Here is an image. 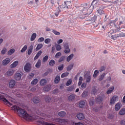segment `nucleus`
I'll return each instance as SVG.
<instances>
[{
  "label": "nucleus",
  "mask_w": 125,
  "mask_h": 125,
  "mask_svg": "<svg viewBox=\"0 0 125 125\" xmlns=\"http://www.w3.org/2000/svg\"><path fill=\"white\" fill-rule=\"evenodd\" d=\"M12 108L15 112H17L20 117L23 118V119L26 120V121H33V116L28 114L25 109L20 108L16 105H13Z\"/></svg>",
  "instance_id": "f257e3e1"
},
{
  "label": "nucleus",
  "mask_w": 125,
  "mask_h": 125,
  "mask_svg": "<svg viewBox=\"0 0 125 125\" xmlns=\"http://www.w3.org/2000/svg\"><path fill=\"white\" fill-rule=\"evenodd\" d=\"M63 47L65 49L64 52L66 54H67V53H69L70 51H71V49L69 47V44L68 43V42L63 43Z\"/></svg>",
  "instance_id": "f03ea898"
},
{
  "label": "nucleus",
  "mask_w": 125,
  "mask_h": 125,
  "mask_svg": "<svg viewBox=\"0 0 125 125\" xmlns=\"http://www.w3.org/2000/svg\"><path fill=\"white\" fill-rule=\"evenodd\" d=\"M104 8V7L103 6H99V8L97 9V11L100 15H103V14H105Z\"/></svg>",
  "instance_id": "7ed1b4c3"
},
{
  "label": "nucleus",
  "mask_w": 125,
  "mask_h": 125,
  "mask_svg": "<svg viewBox=\"0 0 125 125\" xmlns=\"http://www.w3.org/2000/svg\"><path fill=\"white\" fill-rule=\"evenodd\" d=\"M0 100L3 101L8 106H11L12 105L11 103L8 102V100H7L6 98H4V97L2 96V95H0Z\"/></svg>",
  "instance_id": "20e7f679"
},
{
  "label": "nucleus",
  "mask_w": 125,
  "mask_h": 125,
  "mask_svg": "<svg viewBox=\"0 0 125 125\" xmlns=\"http://www.w3.org/2000/svg\"><path fill=\"white\" fill-rule=\"evenodd\" d=\"M24 70L26 73H29L31 71V63L27 62L24 66Z\"/></svg>",
  "instance_id": "39448f33"
},
{
  "label": "nucleus",
  "mask_w": 125,
  "mask_h": 125,
  "mask_svg": "<svg viewBox=\"0 0 125 125\" xmlns=\"http://www.w3.org/2000/svg\"><path fill=\"white\" fill-rule=\"evenodd\" d=\"M119 99V97L118 96L114 95L112 98L110 99V105H113V104H115L117 100Z\"/></svg>",
  "instance_id": "423d86ee"
},
{
  "label": "nucleus",
  "mask_w": 125,
  "mask_h": 125,
  "mask_svg": "<svg viewBox=\"0 0 125 125\" xmlns=\"http://www.w3.org/2000/svg\"><path fill=\"white\" fill-rule=\"evenodd\" d=\"M87 8H88V7L87 6V4L86 3L83 5V7H81L80 9L84 14L86 10H87Z\"/></svg>",
  "instance_id": "0eeeda50"
},
{
  "label": "nucleus",
  "mask_w": 125,
  "mask_h": 125,
  "mask_svg": "<svg viewBox=\"0 0 125 125\" xmlns=\"http://www.w3.org/2000/svg\"><path fill=\"white\" fill-rule=\"evenodd\" d=\"M86 80V83H89L91 81V75L88 73H86L84 76Z\"/></svg>",
  "instance_id": "6e6552de"
},
{
  "label": "nucleus",
  "mask_w": 125,
  "mask_h": 125,
  "mask_svg": "<svg viewBox=\"0 0 125 125\" xmlns=\"http://www.w3.org/2000/svg\"><path fill=\"white\" fill-rule=\"evenodd\" d=\"M104 98V96H98L96 99V102L97 103H102L103 102V99Z\"/></svg>",
  "instance_id": "1a4fd4ad"
},
{
  "label": "nucleus",
  "mask_w": 125,
  "mask_h": 125,
  "mask_svg": "<svg viewBox=\"0 0 125 125\" xmlns=\"http://www.w3.org/2000/svg\"><path fill=\"white\" fill-rule=\"evenodd\" d=\"M22 78V75L20 73H16L15 74V79L16 81H20Z\"/></svg>",
  "instance_id": "9d476101"
},
{
  "label": "nucleus",
  "mask_w": 125,
  "mask_h": 125,
  "mask_svg": "<svg viewBox=\"0 0 125 125\" xmlns=\"http://www.w3.org/2000/svg\"><path fill=\"white\" fill-rule=\"evenodd\" d=\"M76 117L78 120H82L84 119V115L82 113H77Z\"/></svg>",
  "instance_id": "9b49d317"
},
{
  "label": "nucleus",
  "mask_w": 125,
  "mask_h": 125,
  "mask_svg": "<svg viewBox=\"0 0 125 125\" xmlns=\"http://www.w3.org/2000/svg\"><path fill=\"white\" fill-rule=\"evenodd\" d=\"M15 83H16L15 80H11L10 82L9 83V87H10V88H13V87H14V86L15 85Z\"/></svg>",
  "instance_id": "f8f14e48"
},
{
  "label": "nucleus",
  "mask_w": 125,
  "mask_h": 125,
  "mask_svg": "<svg viewBox=\"0 0 125 125\" xmlns=\"http://www.w3.org/2000/svg\"><path fill=\"white\" fill-rule=\"evenodd\" d=\"M10 62V59L7 58L5 60H3L2 62V64L3 65V66H5L6 65H7V64H9Z\"/></svg>",
  "instance_id": "ddd939ff"
},
{
  "label": "nucleus",
  "mask_w": 125,
  "mask_h": 125,
  "mask_svg": "<svg viewBox=\"0 0 125 125\" xmlns=\"http://www.w3.org/2000/svg\"><path fill=\"white\" fill-rule=\"evenodd\" d=\"M64 4L63 5V7H62V8H67V9L69 8V6H71V2L70 1H64Z\"/></svg>",
  "instance_id": "4468645a"
},
{
  "label": "nucleus",
  "mask_w": 125,
  "mask_h": 125,
  "mask_svg": "<svg viewBox=\"0 0 125 125\" xmlns=\"http://www.w3.org/2000/svg\"><path fill=\"white\" fill-rule=\"evenodd\" d=\"M60 1L59 0H58V4L59 5V6L58 7V11H59V12H61V8H62V7H63V6L62 2Z\"/></svg>",
  "instance_id": "2eb2a0df"
},
{
  "label": "nucleus",
  "mask_w": 125,
  "mask_h": 125,
  "mask_svg": "<svg viewBox=\"0 0 125 125\" xmlns=\"http://www.w3.org/2000/svg\"><path fill=\"white\" fill-rule=\"evenodd\" d=\"M14 73V71H13V70L9 69L8 70V72H6V75L7 77H10L11 76H12Z\"/></svg>",
  "instance_id": "dca6fc26"
},
{
  "label": "nucleus",
  "mask_w": 125,
  "mask_h": 125,
  "mask_svg": "<svg viewBox=\"0 0 125 125\" xmlns=\"http://www.w3.org/2000/svg\"><path fill=\"white\" fill-rule=\"evenodd\" d=\"M114 89H115L114 86L110 87L106 91V94H111L114 91Z\"/></svg>",
  "instance_id": "f3484780"
},
{
  "label": "nucleus",
  "mask_w": 125,
  "mask_h": 125,
  "mask_svg": "<svg viewBox=\"0 0 125 125\" xmlns=\"http://www.w3.org/2000/svg\"><path fill=\"white\" fill-rule=\"evenodd\" d=\"M32 101L35 104H38V103H40V98L34 97L32 99Z\"/></svg>",
  "instance_id": "a211bd4d"
},
{
  "label": "nucleus",
  "mask_w": 125,
  "mask_h": 125,
  "mask_svg": "<svg viewBox=\"0 0 125 125\" xmlns=\"http://www.w3.org/2000/svg\"><path fill=\"white\" fill-rule=\"evenodd\" d=\"M58 116L61 118H64L66 116V112L64 111H60L58 113Z\"/></svg>",
  "instance_id": "6ab92c4d"
},
{
  "label": "nucleus",
  "mask_w": 125,
  "mask_h": 125,
  "mask_svg": "<svg viewBox=\"0 0 125 125\" xmlns=\"http://www.w3.org/2000/svg\"><path fill=\"white\" fill-rule=\"evenodd\" d=\"M79 106L80 108H83L85 106V102L81 101L79 102Z\"/></svg>",
  "instance_id": "aec40b11"
},
{
  "label": "nucleus",
  "mask_w": 125,
  "mask_h": 125,
  "mask_svg": "<svg viewBox=\"0 0 125 125\" xmlns=\"http://www.w3.org/2000/svg\"><path fill=\"white\" fill-rule=\"evenodd\" d=\"M51 89V86L50 85H47L43 87L44 91H49Z\"/></svg>",
  "instance_id": "412c9836"
},
{
  "label": "nucleus",
  "mask_w": 125,
  "mask_h": 125,
  "mask_svg": "<svg viewBox=\"0 0 125 125\" xmlns=\"http://www.w3.org/2000/svg\"><path fill=\"white\" fill-rule=\"evenodd\" d=\"M121 109V103H118L115 105V111H119Z\"/></svg>",
  "instance_id": "4be33fe9"
},
{
  "label": "nucleus",
  "mask_w": 125,
  "mask_h": 125,
  "mask_svg": "<svg viewBox=\"0 0 125 125\" xmlns=\"http://www.w3.org/2000/svg\"><path fill=\"white\" fill-rule=\"evenodd\" d=\"M47 81L45 79H42L40 81V84L42 86H43L44 85H45L46 84Z\"/></svg>",
  "instance_id": "5701e85b"
},
{
  "label": "nucleus",
  "mask_w": 125,
  "mask_h": 125,
  "mask_svg": "<svg viewBox=\"0 0 125 125\" xmlns=\"http://www.w3.org/2000/svg\"><path fill=\"white\" fill-rule=\"evenodd\" d=\"M32 52H33V45H31L27 51V54L28 55H31V54H32Z\"/></svg>",
  "instance_id": "b1692460"
},
{
  "label": "nucleus",
  "mask_w": 125,
  "mask_h": 125,
  "mask_svg": "<svg viewBox=\"0 0 125 125\" xmlns=\"http://www.w3.org/2000/svg\"><path fill=\"white\" fill-rule=\"evenodd\" d=\"M36 38H37V33H33L30 38L31 42H34V40H36Z\"/></svg>",
  "instance_id": "393cba45"
},
{
  "label": "nucleus",
  "mask_w": 125,
  "mask_h": 125,
  "mask_svg": "<svg viewBox=\"0 0 125 125\" xmlns=\"http://www.w3.org/2000/svg\"><path fill=\"white\" fill-rule=\"evenodd\" d=\"M42 46H43L42 44H38L35 49L36 51H39L40 49H42Z\"/></svg>",
  "instance_id": "a878e982"
},
{
  "label": "nucleus",
  "mask_w": 125,
  "mask_h": 125,
  "mask_svg": "<svg viewBox=\"0 0 125 125\" xmlns=\"http://www.w3.org/2000/svg\"><path fill=\"white\" fill-rule=\"evenodd\" d=\"M75 98H76V96L74 94H71L68 97V99L69 100V101H73Z\"/></svg>",
  "instance_id": "bb28decb"
},
{
  "label": "nucleus",
  "mask_w": 125,
  "mask_h": 125,
  "mask_svg": "<svg viewBox=\"0 0 125 125\" xmlns=\"http://www.w3.org/2000/svg\"><path fill=\"white\" fill-rule=\"evenodd\" d=\"M73 57H74V54H71L69 56H68L66 58L67 62H69L70 61H71L72 59H73Z\"/></svg>",
  "instance_id": "cd10ccee"
},
{
  "label": "nucleus",
  "mask_w": 125,
  "mask_h": 125,
  "mask_svg": "<svg viewBox=\"0 0 125 125\" xmlns=\"http://www.w3.org/2000/svg\"><path fill=\"white\" fill-rule=\"evenodd\" d=\"M60 82V76H57L54 80L55 83H58Z\"/></svg>",
  "instance_id": "c85d7f7f"
},
{
  "label": "nucleus",
  "mask_w": 125,
  "mask_h": 125,
  "mask_svg": "<svg viewBox=\"0 0 125 125\" xmlns=\"http://www.w3.org/2000/svg\"><path fill=\"white\" fill-rule=\"evenodd\" d=\"M56 50L57 51H60L62 48L61 47V45L60 44H55Z\"/></svg>",
  "instance_id": "c756f323"
},
{
  "label": "nucleus",
  "mask_w": 125,
  "mask_h": 125,
  "mask_svg": "<svg viewBox=\"0 0 125 125\" xmlns=\"http://www.w3.org/2000/svg\"><path fill=\"white\" fill-rule=\"evenodd\" d=\"M17 65H18V61H16L11 64V68H15Z\"/></svg>",
  "instance_id": "7c9ffc66"
},
{
  "label": "nucleus",
  "mask_w": 125,
  "mask_h": 125,
  "mask_svg": "<svg viewBox=\"0 0 125 125\" xmlns=\"http://www.w3.org/2000/svg\"><path fill=\"white\" fill-rule=\"evenodd\" d=\"M14 52H15V49L14 48L11 49L8 51V55H12Z\"/></svg>",
  "instance_id": "2f4dec72"
},
{
  "label": "nucleus",
  "mask_w": 125,
  "mask_h": 125,
  "mask_svg": "<svg viewBox=\"0 0 125 125\" xmlns=\"http://www.w3.org/2000/svg\"><path fill=\"white\" fill-rule=\"evenodd\" d=\"M41 65H42V61H41V60H39L35 65V67L36 68H40V67H41Z\"/></svg>",
  "instance_id": "473e14b6"
},
{
  "label": "nucleus",
  "mask_w": 125,
  "mask_h": 125,
  "mask_svg": "<svg viewBox=\"0 0 125 125\" xmlns=\"http://www.w3.org/2000/svg\"><path fill=\"white\" fill-rule=\"evenodd\" d=\"M88 95V92L86 91H84L82 94V97L85 98V97H87Z\"/></svg>",
  "instance_id": "72a5a7b5"
},
{
  "label": "nucleus",
  "mask_w": 125,
  "mask_h": 125,
  "mask_svg": "<svg viewBox=\"0 0 125 125\" xmlns=\"http://www.w3.org/2000/svg\"><path fill=\"white\" fill-rule=\"evenodd\" d=\"M73 67H74V63H72L69 65H68L67 68H66V70L67 71H71V70H72V69H73Z\"/></svg>",
  "instance_id": "f704fd0d"
},
{
  "label": "nucleus",
  "mask_w": 125,
  "mask_h": 125,
  "mask_svg": "<svg viewBox=\"0 0 125 125\" xmlns=\"http://www.w3.org/2000/svg\"><path fill=\"white\" fill-rule=\"evenodd\" d=\"M38 79H35L31 82V84H32V85H35L37 84V83H38Z\"/></svg>",
  "instance_id": "c9c22d12"
},
{
  "label": "nucleus",
  "mask_w": 125,
  "mask_h": 125,
  "mask_svg": "<svg viewBox=\"0 0 125 125\" xmlns=\"http://www.w3.org/2000/svg\"><path fill=\"white\" fill-rule=\"evenodd\" d=\"M105 76H106V73H103L99 77V81H101L105 77Z\"/></svg>",
  "instance_id": "e433bc0d"
},
{
  "label": "nucleus",
  "mask_w": 125,
  "mask_h": 125,
  "mask_svg": "<svg viewBox=\"0 0 125 125\" xmlns=\"http://www.w3.org/2000/svg\"><path fill=\"white\" fill-rule=\"evenodd\" d=\"M96 19H97V17L94 16L91 20H88L87 21H90V23H93V22H95Z\"/></svg>",
  "instance_id": "4c0bfd02"
},
{
  "label": "nucleus",
  "mask_w": 125,
  "mask_h": 125,
  "mask_svg": "<svg viewBox=\"0 0 125 125\" xmlns=\"http://www.w3.org/2000/svg\"><path fill=\"white\" fill-rule=\"evenodd\" d=\"M55 64V61L54 60H51L49 62V65L50 66H51L52 67L54 66Z\"/></svg>",
  "instance_id": "58836bf2"
},
{
  "label": "nucleus",
  "mask_w": 125,
  "mask_h": 125,
  "mask_svg": "<svg viewBox=\"0 0 125 125\" xmlns=\"http://www.w3.org/2000/svg\"><path fill=\"white\" fill-rule=\"evenodd\" d=\"M125 37V33L124 32H121L119 33V34L117 35V38H120V37Z\"/></svg>",
  "instance_id": "ea45409f"
},
{
  "label": "nucleus",
  "mask_w": 125,
  "mask_h": 125,
  "mask_svg": "<svg viewBox=\"0 0 125 125\" xmlns=\"http://www.w3.org/2000/svg\"><path fill=\"white\" fill-rule=\"evenodd\" d=\"M83 77L80 76L79 79V83H78L79 86H80V85H81L83 83Z\"/></svg>",
  "instance_id": "a19ab883"
},
{
  "label": "nucleus",
  "mask_w": 125,
  "mask_h": 125,
  "mask_svg": "<svg viewBox=\"0 0 125 125\" xmlns=\"http://www.w3.org/2000/svg\"><path fill=\"white\" fill-rule=\"evenodd\" d=\"M119 114L121 116H123L124 115H125V108L122 109L120 111H119Z\"/></svg>",
  "instance_id": "79ce46f5"
},
{
  "label": "nucleus",
  "mask_w": 125,
  "mask_h": 125,
  "mask_svg": "<svg viewBox=\"0 0 125 125\" xmlns=\"http://www.w3.org/2000/svg\"><path fill=\"white\" fill-rule=\"evenodd\" d=\"M27 48H28V46L27 45H24L23 48L21 49V52L22 53H23V52L26 51V50H27Z\"/></svg>",
  "instance_id": "37998d69"
},
{
  "label": "nucleus",
  "mask_w": 125,
  "mask_h": 125,
  "mask_svg": "<svg viewBox=\"0 0 125 125\" xmlns=\"http://www.w3.org/2000/svg\"><path fill=\"white\" fill-rule=\"evenodd\" d=\"M69 76V72H64L61 75V78H65V77H68Z\"/></svg>",
  "instance_id": "c03bdc74"
},
{
  "label": "nucleus",
  "mask_w": 125,
  "mask_h": 125,
  "mask_svg": "<svg viewBox=\"0 0 125 125\" xmlns=\"http://www.w3.org/2000/svg\"><path fill=\"white\" fill-rule=\"evenodd\" d=\"M6 51H7V49L6 48L4 47L2 48V50L1 51V54L2 55L5 54L6 53Z\"/></svg>",
  "instance_id": "a18cd8bd"
},
{
  "label": "nucleus",
  "mask_w": 125,
  "mask_h": 125,
  "mask_svg": "<svg viewBox=\"0 0 125 125\" xmlns=\"http://www.w3.org/2000/svg\"><path fill=\"white\" fill-rule=\"evenodd\" d=\"M99 73V71L96 70L94 71V74H93V77L94 78H96L97 76H98V74Z\"/></svg>",
  "instance_id": "49530a36"
},
{
  "label": "nucleus",
  "mask_w": 125,
  "mask_h": 125,
  "mask_svg": "<svg viewBox=\"0 0 125 125\" xmlns=\"http://www.w3.org/2000/svg\"><path fill=\"white\" fill-rule=\"evenodd\" d=\"M65 60V56H62L59 59V62L60 63L61 62H63Z\"/></svg>",
  "instance_id": "de8ad7c7"
},
{
  "label": "nucleus",
  "mask_w": 125,
  "mask_h": 125,
  "mask_svg": "<svg viewBox=\"0 0 125 125\" xmlns=\"http://www.w3.org/2000/svg\"><path fill=\"white\" fill-rule=\"evenodd\" d=\"M105 70H106V66H103L101 67L99 72L100 73H102V72H103V71H105Z\"/></svg>",
  "instance_id": "09e8293b"
},
{
  "label": "nucleus",
  "mask_w": 125,
  "mask_h": 125,
  "mask_svg": "<svg viewBox=\"0 0 125 125\" xmlns=\"http://www.w3.org/2000/svg\"><path fill=\"white\" fill-rule=\"evenodd\" d=\"M50 42H51V39L49 38H47L44 40L45 43H46L47 44H48V43H50Z\"/></svg>",
  "instance_id": "8fccbe9b"
},
{
  "label": "nucleus",
  "mask_w": 125,
  "mask_h": 125,
  "mask_svg": "<svg viewBox=\"0 0 125 125\" xmlns=\"http://www.w3.org/2000/svg\"><path fill=\"white\" fill-rule=\"evenodd\" d=\"M118 21V18H116L115 20L113 21H110L109 24H114L115 25L116 24V22Z\"/></svg>",
  "instance_id": "3c124183"
},
{
  "label": "nucleus",
  "mask_w": 125,
  "mask_h": 125,
  "mask_svg": "<svg viewBox=\"0 0 125 125\" xmlns=\"http://www.w3.org/2000/svg\"><path fill=\"white\" fill-rule=\"evenodd\" d=\"M72 83V79L68 80L66 83V86H69Z\"/></svg>",
  "instance_id": "603ef678"
},
{
  "label": "nucleus",
  "mask_w": 125,
  "mask_h": 125,
  "mask_svg": "<svg viewBox=\"0 0 125 125\" xmlns=\"http://www.w3.org/2000/svg\"><path fill=\"white\" fill-rule=\"evenodd\" d=\"M47 60H48V56L46 55L45 57L43 58L42 62H46Z\"/></svg>",
  "instance_id": "864d4df0"
},
{
  "label": "nucleus",
  "mask_w": 125,
  "mask_h": 125,
  "mask_svg": "<svg viewBox=\"0 0 125 125\" xmlns=\"http://www.w3.org/2000/svg\"><path fill=\"white\" fill-rule=\"evenodd\" d=\"M62 54L61 52H59L58 53H57L55 55V58H59V57H60V56H61Z\"/></svg>",
  "instance_id": "5fc2aeb1"
},
{
  "label": "nucleus",
  "mask_w": 125,
  "mask_h": 125,
  "mask_svg": "<svg viewBox=\"0 0 125 125\" xmlns=\"http://www.w3.org/2000/svg\"><path fill=\"white\" fill-rule=\"evenodd\" d=\"M57 2V0H50V3L52 4V6Z\"/></svg>",
  "instance_id": "6e6d98bb"
},
{
  "label": "nucleus",
  "mask_w": 125,
  "mask_h": 125,
  "mask_svg": "<svg viewBox=\"0 0 125 125\" xmlns=\"http://www.w3.org/2000/svg\"><path fill=\"white\" fill-rule=\"evenodd\" d=\"M74 86H71L70 87H68V88L67 89V91H73L74 90Z\"/></svg>",
  "instance_id": "4d7b16f0"
},
{
  "label": "nucleus",
  "mask_w": 125,
  "mask_h": 125,
  "mask_svg": "<svg viewBox=\"0 0 125 125\" xmlns=\"http://www.w3.org/2000/svg\"><path fill=\"white\" fill-rule=\"evenodd\" d=\"M52 32H53V33H54V34L56 35V36L60 35V32H58L57 31H56V30H54V29H53V30H52Z\"/></svg>",
  "instance_id": "13d9d810"
},
{
  "label": "nucleus",
  "mask_w": 125,
  "mask_h": 125,
  "mask_svg": "<svg viewBox=\"0 0 125 125\" xmlns=\"http://www.w3.org/2000/svg\"><path fill=\"white\" fill-rule=\"evenodd\" d=\"M44 41V38L43 37H41L38 39V42H42Z\"/></svg>",
  "instance_id": "bf43d9fd"
},
{
  "label": "nucleus",
  "mask_w": 125,
  "mask_h": 125,
  "mask_svg": "<svg viewBox=\"0 0 125 125\" xmlns=\"http://www.w3.org/2000/svg\"><path fill=\"white\" fill-rule=\"evenodd\" d=\"M63 68H64V65L62 64L61 65L58 66V69L59 71H62V70H63Z\"/></svg>",
  "instance_id": "052dcab7"
},
{
  "label": "nucleus",
  "mask_w": 125,
  "mask_h": 125,
  "mask_svg": "<svg viewBox=\"0 0 125 125\" xmlns=\"http://www.w3.org/2000/svg\"><path fill=\"white\" fill-rule=\"evenodd\" d=\"M45 100L46 102H50V98L48 96H46L45 97Z\"/></svg>",
  "instance_id": "680f3d73"
},
{
  "label": "nucleus",
  "mask_w": 125,
  "mask_h": 125,
  "mask_svg": "<svg viewBox=\"0 0 125 125\" xmlns=\"http://www.w3.org/2000/svg\"><path fill=\"white\" fill-rule=\"evenodd\" d=\"M35 76V74L34 73H31L30 74H29V75L28 76V79H32V78H33V77H34Z\"/></svg>",
  "instance_id": "e2e57ef3"
},
{
  "label": "nucleus",
  "mask_w": 125,
  "mask_h": 125,
  "mask_svg": "<svg viewBox=\"0 0 125 125\" xmlns=\"http://www.w3.org/2000/svg\"><path fill=\"white\" fill-rule=\"evenodd\" d=\"M56 122H58V123H62V120L60 118H56L55 119Z\"/></svg>",
  "instance_id": "0e129e2a"
},
{
  "label": "nucleus",
  "mask_w": 125,
  "mask_h": 125,
  "mask_svg": "<svg viewBox=\"0 0 125 125\" xmlns=\"http://www.w3.org/2000/svg\"><path fill=\"white\" fill-rule=\"evenodd\" d=\"M81 87L83 89L85 88L86 87V84L85 83H83L81 85Z\"/></svg>",
  "instance_id": "69168bd1"
},
{
  "label": "nucleus",
  "mask_w": 125,
  "mask_h": 125,
  "mask_svg": "<svg viewBox=\"0 0 125 125\" xmlns=\"http://www.w3.org/2000/svg\"><path fill=\"white\" fill-rule=\"evenodd\" d=\"M63 42V40L60 39L57 41L58 44H60V43H62Z\"/></svg>",
  "instance_id": "338daca9"
},
{
  "label": "nucleus",
  "mask_w": 125,
  "mask_h": 125,
  "mask_svg": "<svg viewBox=\"0 0 125 125\" xmlns=\"http://www.w3.org/2000/svg\"><path fill=\"white\" fill-rule=\"evenodd\" d=\"M120 125H125V120H123L121 121Z\"/></svg>",
  "instance_id": "774afa93"
}]
</instances>
